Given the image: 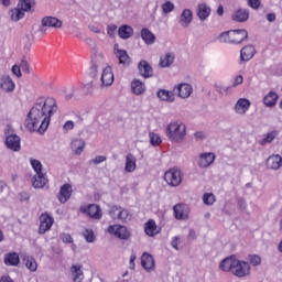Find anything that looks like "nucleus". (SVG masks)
Returning a JSON list of instances; mask_svg holds the SVG:
<instances>
[{
  "mask_svg": "<svg viewBox=\"0 0 282 282\" xmlns=\"http://www.w3.org/2000/svg\"><path fill=\"white\" fill-rule=\"evenodd\" d=\"M58 111V106H56V100L54 98H39L34 106L29 111L25 119V128L29 131H39V133H45L52 116Z\"/></svg>",
  "mask_w": 282,
  "mask_h": 282,
  "instance_id": "f257e3e1",
  "label": "nucleus"
},
{
  "mask_svg": "<svg viewBox=\"0 0 282 282\" xmlns=\"http://www.w3.org/2000/svg\"><path fill=\"white\" fill-rule=\"evenodd\" d=\"M90 69L94 78L100 79V87H111L113 85V68L107 64L105 55L96 54Z\"/></svg>",
  "mask_w": 282,
  "mask_h": 282,
  "instance_id": "f03ea898",
  "label": "nucleus"
},
{
  "mask_svg": "<svg viewBox=\"0 0 282 282\" xmlns=\"http://www.w3.org/2000/svg\"><path fill=\"white\" fill-rule=\"evenodd\" d=\"M219 269L223 272H231L234 276L238 279H243L245 276H250V263L237 259L236 256H230L225 258L220 264Z\"/></svg>",
  "mask_w": 282,
  "mask_h": 282,
  "instance_id": "7ed1b4c3",
  "label": "nucleus"
},
{
  "mask_svg": "<svg viewBox=\"0 0 282 282\" xmlns=\"http://www.w3.org/2000/svg\"><path fill=\"white\" fill-rule=\"evenodd\" d=\"M165 135L170 142H184L186 124L182 121H171L165 128Z\"/></svg>",
  "mask_w": 282,
  "mask_h": 282,
  "instance_id": "20e7f679",
  "label": "nucleus"
},
{
  "mask_svg": "<svg viewBox=\"0 0 282 282\" xmlns=\"http://www.w3.org/2000/svg\"><path fill=\"white\" fill-rule=\"evenodd\" d=\"M6 134V147L14 153L21 151V137L14 133L12 126H7L4 129Z\"/></svg>",
  "mask_w": 282,
  "mask_h": 282,
  "instance_id": "39448f33",
  "label": "nucleus"
},
{
  "mask_svg": "<svg viewBox=\"0 0 282 282\" xmlns=\"http://www.w3.org/2000/svg\"><path fill=\"white\" fill-rule=\"evenodd\" d=\"M164 181L169 186L176 187L182 184V170L172 167L164 174Z\"/></svg>",
  "mask_w": 282,
  "mask_h": 282,
  "instance_id": "423d86ee",
  "label": "nucleus"
},
{
  "mask_svg": "<svg viewBox=\"0 0 282 282\" xmlns=\"http://www.w3.org/2000/svg\"><path fill=\"white\" fill-rule=\"evenodd\" d=\"M109 215L111 219H118L119 221H131V212L129 209H124L122 207L112 206L109 209Z\"/></svg>",
  "mask_w": 282,
  "mask_h": 282,
  "instance_id": "0eeeda50",
  "label": "nucleus"
},
{
  "mask_svg": "<svg viewBox=\"0 0 282 282\" xmlns=\"http://www.w3.org/2000/svg\"><path fill=\"white\" fill-rule=\"evenodd\" d=\"M215 160H217L215 152H203L198 155L197 166L199 169H208V166L215 164Z\"/></svg>",
  "mask_w": 282,
  "mask_h": 282,
  "instance_id": "6e6552de",
  "label": "nucleus"
},
{
  "mask_svg": "<svg viewBox=\"0 0 282 282\" xmlns=\"http://www.w3.org/2000/svg\"><path fill=\"white\" fill-rule=\"evenodd\" d=\"M107 232H109V235H113L117 237V239L127 240L129 237H131L129 229L122 225H110L107 229Z\"/></svg>",
  "mask_w": 282,
  "mask_h": 282,
  "instance_id": "1a4fd4ad",
  "label": "nucleus"
},
{
  "mask_svg": "<svg viewBox=\"0 0 282 282\" xmlns=\"http://www.w3.org/2000/svg\"><path fill=\"white\" fill-rule=\"evenodd\" d=\"M80 213L89 216L90 219H102V209L96 204L84 205L80 207Z\"/></svg>",
  "mask_w": 282,
  "mask_h": 282,
  "instance_id": "9d476101",
  "label": "nucleus"
},
{
  "mask_svg": "<svg viewBox=\"0 0 282 282\" xmlns=\"http://www.w3.org/2000/svg\"><path fill=\"white\" fill-rule=\"evenodd\" d=\"M52 226H54V217L50 216V214L44 213L40 216V228L39 234L45 235L47 230L52 229Z\"/></svg>",
  "mask_w": 282,
  "mask_h": 282,
  "instance_id": "9b49d317",
  "label": "nucleus"
},
{
  "mask_svg": "<svg viewBox=\"0 0 282 282\" xmlns=\"http://www.w3.org/2000/svg\"><path fill=\"white\" fill-rule=\"evenodd\" d=\"M252 102L248 98H239L234 106V111L237 116H246L250 111Z\"/></svg>",
  "mask_w": 282,
  "mask_h": 282,
  "instance_id": "f8f14e48",
  "label": "nucleus"
},
{
  "mask_svg": "<svg viewBox=\"0 0 282 282\" xmlns=\"http://www.w3.org/2000/svg\"><path fill=\"white\" fill-rule=\"evenodd\" d=\"M174 94H176L178 98H191V95L193 94V86L188 83L178 84L174 86Z\"/></svg>",
  "mask_w": 282,
  "mask_h": 282,
  "instance_id": "ddd939ff",
  "label": "nucleus"
},
{
  "mask_svg": "<svg viewBox=\"0 0 282 282\" xmlns=\"http://www.w3.org/2000/svg\"><path fill=\"white\" fill-rule=\"evenodd\" d=\"M72 193H74V189L72 188V184L66 183L62 185L57 194V199L59 204H67V202H69V199L72 198Z\"/></svg>",
  "mask_w": 282,
  "mask_h": 282,
  "instance_id": "4468645a",
  "label": "nucleus"
},
{
  "mask_svg": "<svg viewBox=\"0 0 282 282\" xmlns=\"http://www.w3.org/2000/svg\"><path fill=\"white\" fill-rule=\"evenodd\" d=\"M267 169L270 171H279L282 166V156L279 154H272L267 159Z\"/></svg>",
  "mask_w": 282,
  "mask_h": 282,
  "instance_id": "2eb2a0df",
  "label": "nucleus"
},
{
  "mask_svg": "<svg viewBox=\"0 0 282 282\" xmlns=\"http://www.w3.org/2000/svg\"><path fill=\"white\" fill-rule=\"evenodd\" d=\"M230 39L231 44L239 45V43H243L248 39V31L243 29L230 31Z\"/></svg>",
  "mask_w": 282,
  "mask_h": 282,
  "instance_id": "dca6fc26",
  "label": "nucleus"
},
{
  "mask_svg": "<svg viewBox=\"0 0 282 282\" xmlns=\"http://www.w3.org/2000/svg\"><path fill=\"white\" fill-rule=\"evenodd\" d=\"M0 87L3 91H7V94H10L14 91V88L17 85L14 84V80H12V77L10 75H2L0 77Z\"/></svg>",
  "mask_w": 282,
  "mask_h": 282,
  "instance_id": "f3484780",
  "label": "nucleus"
},
{
  "mask_svg": "<svg viewBox=\"0 0 282 282\" xmlns=\"http://www.w3.org/2000/svg\"><path fill=\"white\" fill-rule=\"evenodd\" d=\"M191 23H193V11L184 9L178 18V24L181 28H189Z\"/></svg>",
  "mask_w": 282,
  "mask_h": 282,
  "instance_id": "a211bd4d",
  "label": "nucleus"
},
{
  "mask_svg": "<svg viewBox=\"0 0 282 282\" xmlns=\"http://www.w3.org/2000/svg\"><path fill=\"white\" fill-rule=\"evenodd\" d=\"M138 69L140 76L143 78H151L153 77V67H151V64L147 61H141L138 64Z\"/></svg>",
  "mask_w": 282,
  "mask_h": 282,
  "instance_id": "6ab92c4d",
  "label": "nucleus"
},
{
  "mask_svg": "<svg viewBox=\"0 0 282 282\" xmlns=\"http://www.w3.org/2000/svg\"><path fill=\"white\" fill-rule=\"evenodd\" d=\"M232 21H236V23H246L248 19H250V11L248 9H237L231 14Z\"/></svg>",
  "mask_w": 282,
  "mask_h": 282,
  "instance_id": "aec40b11",
  "label": "nucleus"
},
{
  "mask_svg": "<svg viewBox=\"0 0 282 282\" xmlns=\"http://www.w3.org/2000/svg\"><path fill=\"white\" fill-rule=\"evenodd\" d=\"M173 210L175 219H188V214L191 213L188 206L184 204H177L173 207Z\"/></svg>",
  "mask_w": 282,
  "mask_h": 282,
  "instance_id": "412c9836",
  "label": "nucleus"
},
{
  "mask_svg": "<svg viewBox=\"0 0 282 282\" xmlns=\"http://www.w3.org/2000/svg\"><path fill=\"white\" fill-rule=\"evenodd\" d=\"M254 54H257L254 46L247 45L242 47V50L240 51L241 63H248V61H252V58H254Z\"/></svg>",
  "mask_w": 282,
  "mask_h": 282,
  "instance_id": "4be33fe9",
  "label": "nucleus"
},
{
  "mask_svg": "<svg viewBox=\"0 0 282 282\" xmlns=\"http://www.w3.org/2000/svg\"><path fill=\"white\" fill-rule=\"evenodd\" d=\"M138 169V159L135 155L128 153L126 155L124 171L126 173H133Z\"/></svg>",
  "mask_w": 282,
  "mask_h": 282,
  "instance_id": "5701e85b",
  "label": "nucleus"
},
{
  "mask_svg": "<svg viewBox=\"0 0 282 282\" xmlns=\"http://www.w3.org/2000/svg\"><path fill=\"white\" fill-rule=\"evenodd\" d=\"M141 265L142 268H144V270H147V272H151V270H154L155 260L153 259V256L144 252L141 257Z\"/></svg>",
  "mask_w": 282,
  "mask_h": 282,
  "instance_id": "b1692460",
  "label": "nucleus"
},
{
  "mask_svg": "<svg viewBox=\"0 0 282 282\" xmlns=\"http://www.w3.org/2000/svg\"><path fill=\"white\" fill-rule=\"evenodd\" d=\"M279 100V95L274 90H270L264 97H263V105L264 107H276V101Z\"/></svg>",
  "mask_w": 282,
  "mask_h": 282,
  "instance_id": "393cba45",
  "label": "nucleus"
},
{
  "mask_svg": "<svg viewBox=\"0 0 282 282\" xmlns=\"http://www.w3.org/2000/svg\"><path fill=\"white\" fill-rule=\"evenodd\" d=\"M156 96L160 100H163V102H175V91L166 90V89H160L156 93Z\"/></svg>",
  "mask_w": 282,
  "mask_h": 282,
  "instance_id": "a878e982",
  "label": "nucleus"
},
{
  "mask_svg": "<svg viewBox=\"0 0 282 282\" xmlns=\"http://www.w3.org/2000/svg\"><path fill=\"white\" fill-rule=\"evenodd\" d=\"M70 273L74 282H83V279H85V273H83V265L80 264H73L70 267Z\"/></svg>",
  "mask_w": 282,
  "mask_h": 282,
  "instance_id": "bb28decb",
  "label": "nucleus"
},
{
  "mask_svg": "<svg viewBox=\"0 0 282 282\" xmlns=\"http://www.w3.org/2000/svg\"><path fill=\"white\" fill-rule=\"evenodd\" d=\"M131 91L134 96H142L147 91V85L139 79H133L131 82Z\"/></svg>",
  "mask_w": 282,
  "mask_h": 282,
  "instance_id": "cd10ccee",
  "label": "nucleus"
},
{
  "mask_svg": "<svg viewBox=\"0 0 282 282\" xmlns=\"http://www.w3.org/2000/svg\"><path fill=\"white\" fill-rule=\"evenodd\" d=\"M42 25L44 28H63V21L58 20L57 18L54 17H45L42 19Z\"/></svg>",
  "mask_w": 282,
  "mask_h": 282,
  "instance_id": "c85d7f7f",
  "label": "nucleus"
},
{
  "mask_svg": "<svg viewBox=\"0 0 282 282\" xmlns=\"http://www.w3.org/2000/svg\"><path fill=\"white\" fill-rule=\"evenodd\" d=\"M118 36L123 41L133 36V28L131 25L123 24L118 29Z\"/></svg>",
  "mask_w": 282,
  "mask_h": 282,
  "instance_id": "c756f323",
  "label": "nucleus"
},
{
  "mask_svg": "<svg viewBox=\"0 0 282 282\" xmlns=\"http://www.w3.org/2000/svg\"><path fill=\"white\" fill-rule=\"evenodd\" d=\"M85 140L83 139H74L70 144L72 151L75 153V155H82L85 151Z\"/></svg>",
  "mask_w": 282,
  "mask_h": 282,
  "instance_id": "7c9ffc66",
  "label": "nucleus"
},
{
  "mask_svg": "<svg viewBox=\"0 0 282 282\" xmlns=\"http://www.w3.org/2000/svg\"><path fill=\"white\" fill-rule=\"evenodd\" d=\"M141 39L145 45H153L155 43V34L149 29L141 30Z\"/></svg>",
  "mask_w": 282,
  "mask_h": 282,
  "instance_id": "2f4dec72",
  "label": "nucleus"
},
{
  "mask_svg": "<svg viewBox=\"0 0 282 282\" xmlns=\"http://www.w3.org/2000/svg\"><path fill=\"white\" fill-rule=\"evenodd\" d=\"M21 262V258H19V253L9 252L4 256V264L17 267Z\"/></svg>",
  "mask_w": 282,
  "mask_h": 282,
  "instance_id": "473e14b6",
  "label": "nucleus"
},
{
  "mask_svg": "<svg viewBox=\"0 0 282 282\" xmlns=\"http://www.w3.org/2000/svg\"><path fill=\"white\" fill-rule=\"evenodd\" d=\"M197 17L200 21H206L210 17V7L206 3L198 4Z\"/></svg>",
  "mask_w": 282,
  "mask_h": 282,
  "instance_id": "72a5a7b5",
  "label": "nucleus"
},
{
  "mask_svg": "<svg viewBox=\"0 0 282 282\" xmlns=\"http://www.w3.org/2000/svg\"><path fill=\"white\" fill-rule=\"evenodd\" d=\"M47 184V175L46 174H35L33 177V187L34 188H45Z\"/></svg>",
  "mask_w": 282,
  "mask_h": 282,
  "instance_id": "f704fd0d",
  "label": "nucleus"
},
{
  "mask_svg": "<svg viewBox=\"0 0 282 282\" xmlns=\"http://www.w3.org/2000/svg\"><path fill=\"white\" fill-rule=\"evenodd\" d=\"M172 63H175V54L174 53H165L160 58V66L161 67H171Z\"/></svg>",
  "mask_w": 282,
  "mask_h": 282,
  "instance_id": "c9c22d12",
  "label": "nucleus"
},
{
  "mask_svg": "<svg viewBox=\"0 0 282 282\" xmlns=\"http://www.w3.org/2000/svg\"><path fill=\"white\" fill-rule=\"evenodd\" d=\"M24 265L30 270V272H36L39 269V264L36 263V260L33 257L25 256L23 258Z\"/></svg>",
  "mask_w": 282,
  "mask_h": 282,
  "instance_id": "e433bc0d",
  "label": "nucleus"
},
{
  "mask_svg": "<svg viewBox=\"0 0 282 282\" xmlns=\"http://www.w3.org/2000/svg\"><path fill=\"white\" fill-rule=\"evenodd\" d=\"M30 164H31L35 175H45V173H43V163H41L40 160L30 159Z\"/></svg>",
  "mask_w": 282,
  "mask_h": 282,
  "instance_id": "4c0bfd02",
  "label": "nucleus"
},
{
  "mask_svg": "<svg viewBox=\"0 0 282 282\" xmlns=\"http://www.w3.org/2000/svg\"><path fill=\"white\" fill-rule=\"evenodd\" d=\"M279 135V132L272 131L264 135L263 139L260 140V144L262 147H265V144H272L274 142L275 138Z\"/></svg>",
  "mask_w": 282,
  "mask_h": 282,
  "instance_id": "58836bf2",
  "label": "nucleus"
},
{
  "mask_svg": "<svg viewBox=\"0 0 282 282\" xmlns=\"http://www.w3.org/2000/svg\"><path fill=\"white\" fill-rule=\"evenodd\" d=\"M25 17V13L19 8H14L10 10V19L11 21H21Z\"/></svg>",
  "mask_w": 282,
  "mask_h": 282,
  "instance_id": "ea45409f",
  "label": "nucleus"
},
{
  "mask_svg": "<svg viewBox=\"0 0 282 282\" xmlns=\"http://www.w3.org/2000/svg\"><path fill=\"white\" fill-rule=\"evenodd\" d=\"M33 6H34V0H20L18 3V8L24 13L30 12Z\"/></svg>",
  "mask_w": 282,
  "mask_h": 282,
  "instance_id": "a19ab883",
  "label": "nucleus"
},
{
  "mask_svg": "<svg viewBox=\"0 0 282 282\" xmlns=\"http://www.w3.org/2000/svg\"><path fill=\"white\" fill-rule=\"evenodd\" d=\"M117 57L121 65H129V63H131V58H129V55L127 54V51H124V50H118Z\"/></svg>",
  "mask_w": 282,
  "mask_h": 282,
  "instance_id": "79ce46f5",
  "label": "nucleus"
},
{
  "mask_svg": "<svg viewBox=\"0 0 282 282\" xmlns=\"http://www.w3.org/2000/svg\"><path fill=\"white\" fill-rule=\"evenodd\" d=\"M145 235H148L149 237H155V230H158V225H155L154 220H149L145 224Z\"/></svg>",
  "mask_w": 282,
  "mask_h": 282,
  "instance_id": "37998d69",
  "label": "nucleus"
},
{
  "mask_svg": "<svg viewBox=\"0 0 282 282\" xmlns=\"http://www.w3.org/2000/svg\"><path fill=\"white\" fill-rule=\"evenodd\" d=\"M30 63H32V61L30 59V57H22L21 62H20V69L24 73V74H30Z\"/></svg>",
  "mask_w": 282,
  "mask_h": 282,
  "instance_id": "c03bdc74",
  "label": "nucleus"
},
{
  "mask_svg": "<svg viewBox=\"0 0 282 282\" xmlns=\"http://www.w3.org/2000/svg\"><path fill=\"white\" fill-rule=\"evenodd\" d=\"M216 199H215V194L213 193H205L203 195V203L206 206H213V204H215Z\"/></svg>",
  "mask_w": 282,
  "mask_h": 282,
  "instance_id": "a18cd8bd",
  "label": "nucleus"
},
{
  "mask_svg": "<svg viewBox=\"0 0 282 282\" xmlns=\"http://www.w3.org/2000/svg\"><path fill=\"white\" fill-rule=\"evenodd\" d=\"M161 10H162L163 14H171V12H173V10H175V4L171 1H166L165 3H163L161 6Z\"/></svg>",
  "mask_w": 282,
  "mask_h": 282,
  "instance_id": "49530a36",
  "label": "nucleus"
},
{
  "mask_svg": "<svg viewBox=\"0 0 282 282\" xmlns=\"http://www.w3.org/2000/svg\"><path fill=\"white\" fill-rule=\"evenodd\" d=\"M150 142L152 147H158L160 144H162V138L160 137V134L155 133V132H151L150 133Z\"/></svg>",
  "mask_w": 282,
  "mask_h": 282,
  "instance_id": "de8ad7c7",
  "label": "nucleus"
},
{
  "mask_svg": "<svg viewBox=\"0 0 282 282\" xmlns=\"http://www.w3.org/2000/svg\"><path fill=\"white\" fill-rule=\"evenodd\" d=\"M219 43H232V39L230 37V31L223 32L218 36Z\"/></svg>",
  "mask_w": 282,
  "mask_h": 282,
  "instance_id": "09e8293b",
  "label": "nucleus"
},
{
  "mask_svg": "<svg viewBox=\"0 0 282 282\" xmlns=\"http://www.w3.org/2000/svg\"><path fill=\"white\" fill-rule=\"evenodd\" d=\"M84 238L86 239L87 243H94L96 237L94 236V230L86 229L84 232Z\"/></svg>",
  "mask_w": 282,
  "mask_h": 282,
  "instance_id": "8fccbe9b",
  "label": "nucleus"
},
{
  "mask_svg": "<svg viewBox=\"0 0 282 282\" xmlns=\"http://www.w3.org/2000/svg\"><path fill=\"white\" fill-rule=\"evenodd\" d=\"M249 263H251V265H261V257L258 254H251L249 256Z\"/></svg>",
  "mask_w": 282,
  "mask_h": 282,
  "instance_id": "3c124183",
  "label": "nucleus"
},
{
  "mask_svg": "<svg viewBox=\"0 0 282 282\" xmlns=\"http://www.w3.org/2000/svg\"><path fill=\"white\" fill-rule=\"evenodd\" d=\"M116 32H118V25L116 24H108L107 25V34L109 36H116Z\"/></svg>",
  "mask_w": 282,
  "mask_h": 282,
  "instance_id": "603ef678",
  "label": "nucleus"
},
{
  "mask_svg": "<svg viewBox=\"0 0 282 282\" xmlns=\"http://www.w3.org/2000/svg\"><path fill=\"white\" fill-rule=\"evenodd\" d=\"M102 162H107V156L105 155H98L95 159H91L89 161V164H102Z\"/></svg>",
  "mask_w": 282,
  "mask_h": 282,
  "instance_id": "864d4df0",
  "label": "nucleus"
},
{
  "mask_svg": "<svg viewBox=\"0 0 282 282\" xmlns=\"http://www.w3.org/2000/svg\"><path fill=\"white\" fill-rule=\"evenodd\" d=\"M248 6L249 8H252V10H259L261 6V0H249Z\"/></svg>",
  "mask_w": 282,
  "mask_h": 282,
  "instance_id": "5fc2aeb1",
  "label": "nucleus"
},
{
  "mask_svg": "<svg viewBox=\"0 0 282 282\" xmlns=\"http://www.w3.org/2000/svg\"><path fill=\"white\" fill-rule=\"evenodd\" d=\"M243 84V76L238 75L234 78V83L231 85V87H239V85Z\"/></svg>",
  "mask_w": 282,
  "mask_h": 282,
  "instance_id": "6e6d98bb",
  "label": "nucleus"
},
{
  "mask_svg": "<svg viewBox=\"0 0 282 282\" xmlns=\"http://www.w3.org/2000/svg\"><path fill=\"white\" fill-rule=\"evenodd\" d=\"M12 74H14V76H17V78H21L22 74H21V66L20 65H13L12 66Z\"/></svg>",
  "mask_w": 282,
  "mask_h": 282,
  "instance_id": "4d7b16f0",
  "label": "nucleus"
},
{
  "mask_svg": "<svg viewBox=\"0 0 282 282\" xmlns=\"http://www.w3.org/2000/svg\"><path fill=\"white\" fill-rule=\"evenodd\" d=\"M61 239L64 243H72L74 241V239L72 238V236L69 234L62 235Z\"/></svg>",
  "mask_w": 282,
  "mask_h": 282,
  "instance_id": "13d9d810",
  "label": "nucleus"
},
{
  "mask_svg": "<svg viewBox=\"0 0 282 282\" xmlns=\"http://www.w3.org/2000/svg\"><path fill=\"white\" fill-rule=\"evenodd\" d=\"M72 129H74V121H72V120L66 121L63 126V130L72 131Z\"/></svg>",
  "mask_w": 282,
  "mask_h": 282,
  "instance_id": "bf43d9fd",
  "label": "nucleus"
},
{
  "mask_svg": "<svg viewBox=\"0 0 282 282\" xmlns=\"http://www.w3.org/2000/svg\"><path fill=\"white\" fill-rule=\"evenodd\" d=\"M138 259V256L135 253H132L130 256V270H135V260Z\"/></svg>",
  "mask_w": 282,
  "mask_h": 282,
  "instance_id": "052dcab7",
  "label": "nucleus"
},
{
  "mask_svg": "<svg viewBox=\"0 0 282 282\" xmlns=\"http://www.w3.org/2000/svg\"><path fill=\"white\" fill-rule=\"evenodd\" d=\"M180 245V237H174L171 241V246L172 248H174L175 250H177V246Z\"/></svg>",
  "mask_w": 282,
  "mask_h": 282,
  "instance_id": "680f3d73",
  "label": "nucleus"
},
{
  "mask_svg": "<svg viewBox=\"0 0 282 282\" xmlns=\"http://www.w3.org/2000/svg\"><path fill=\"white\" fill-rule=\"evenodd\" d=\"M267 21H269V23H274V21H276V14L268 13L267 14Z\"/></svg>",
  "mask_w": 282,
  "mask_h": 282,
  "instance_id": "e2e57ef3",
  "label": "nucleus"
},
{
  "mask_svg": "<svg viewBox=\"0 0 282 282\" xmlns=\"http://www.w3.org/2000/svg\"><path fill=\"white\" fill-rule=\"evenodd\" d=\"M20 199H21V202H28V199H30V194L21 193L20 194Z\"/></svg>",
  "mask_w": 282,
  "mask_h": 282,
  "instance_id": "0e129e2a",
  "label": "nucleus"
},
{
  "mask_svg": "<svg viewBox=\"0 0 282 282\" xmlns=\"http://www.w3.org/2000/svg\"><path fill=\"white\" fill-rule=\"evenodd\" d=\"M63 91L66 94H74V91H76V88L74 86H69L64 88Z\"/></svg>",
  "mask_w": 282,
  "mask_h": 282,
  "instance_id": "69168bd1",
  "label": "nucleus"
},
{
  "mask_svg": "<svg viewBox=\"0 0 282 282\" xmlns=\"http://www.w3.org/2000/svg\"><path fill=\"white\" fill-rule=\"evenodd\" d=\"M90 32H95V34H100V30L96 25H89Z\"/></svg>",
  "mask_w": 282,
  "mask_h": 282,
  "instance_id": "338daca9",
  "label": "nucleus"
},
{
  "mask_svg": "<svg viewBox=\"0 0 282 282\" xmlns=\"http://www.w3.org/2000/svg\"><path fill=\"white\" fill-rule=\"evenodd\" d=\"M195 138H196V140H204V133L203 132H196Z\"/></svg>",
  "mask_w": 282,
  "mask_h": 282,
  "instance_id": "774afa93",
  "label": "nucleus"
}]
</instances>
